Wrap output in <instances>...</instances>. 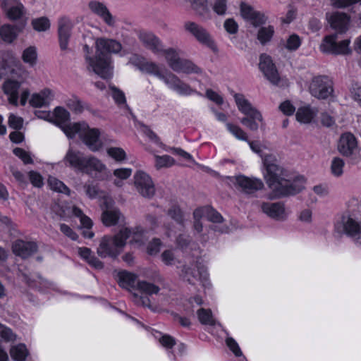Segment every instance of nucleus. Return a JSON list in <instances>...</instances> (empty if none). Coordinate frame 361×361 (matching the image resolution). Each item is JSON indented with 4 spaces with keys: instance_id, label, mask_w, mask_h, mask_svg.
Segmentation results:
<instances>
[{
    "instance_id": "nucleus-1",
    "label": "nucleus",
    "mask_w": 361,
    "mask_h": 361,
    "mask_svg": "<svg viewBox=\"0 0 361 361\" xmlns=\"http://www.w3.org/2000/svg\"><path fill=\"white\" fill-rule=\"evenodd\" d=\"M95 54H92L87 44L83 47L87 68L103 79H109L113 75L111 54H118L122 49V45L116 39L99 37L95 41Z\"/></svg>"
},
{
    "instance_id": "nucleus-2",
    "label": "nucleus",
    "mask_w": 361,
    "mask_h": 361,
    "mask_svg": "<svg viewBox=\"0 0 361 361\" xmlns=\"http://www.w3.org/2000/svg\"><path fill=\"white\" fill-rule=\"evenodd\" d=\"M142 73L152 75L163 81L166 86L180 95L188 96L195 92L190 85L181 80L176 75L167 71L164 66L150 61H145L139 65Z\"/></svg>"
},
{
    "instance_id": "nucleus-3",
    "label": "nucleus",
    "mask_w": 361,
    "mask_h": 361,
    "mask_svg": "<svg viewBox=\"0 0 361 361\" xmlns=\"http://www.w3.org/2000/svg\"><path fill=\"white\" fill-rule=\"evenodd\" d=\"M261 157L265 170L264 179L274 191L285 177H288V172L280 165L279 160L274 154L264 153L261 154Z\"/></svg>"
},
{
    "instance_id": "nucleus-4",
    "label": "nucleus",
    "mask_w": 361,
    "mask_h": 361,
    "mask_svg": "<svg viewBox=\"0 0 361 361\" xmlns=\"http://www.w3.org/2000/svg\"><path fill=\"white\" fill-rule=\"evenodd\" d=\"M66 130V136L73 138L78 134L83 143L92 152H97L102 147V142L99 136L100 132L97 128H90L85 122H77Z\"/></svg>"
},
{
    "instance_id": "nucleus-5",
    "label": "nucleus",
    "mask_w": 361,
    "mask_h": 361,
    "mask_svg": "<svg viewBox=\"0 0 361 361\" xmlns=\"http://www.w3.org/2000/svg\"><path fill=\"white\" fill-rule=\"evenodd\" d=\"M128 231L120 230L114 236H104L99 242L97 252L101 257H116L126 244Z\"/></svg>"
},
{
    "instance_id": "nucleus-6",
    "label": "nucleus",
    "mask_w": 361,
    "mask_h": 361,
    "mask_svg": "<svg viewBox=\"0 0 361 361\" xmlns=\"http://www.w3.org/2000/svg\"><path fill=\"white\" fill-rule=\"evenodd\" d=\"M161 54L164 55L169 66L176 73L190 74L198 73L200 69L191 61L183 59L179 56L178 52L174 49H164Z\"/></svg>"
},
{
    "instance_id": "nucleus-7",
    "label": "nucleus",
    "mask_w": 361,
    "mask_h": 361,
    "mask_svg": "<svg viewBox=\"0 0 361 361\" xmlns=\"http://www.w3.org/2000/svg\"><path fill=\"white\" fill-rule=\"evenodd\" d=\"M350 44V39L338 42L336 35H329L322 40L319 49L325 54L347 56L350 55L353 52Z\"/></svg>"
},
{
    "instance_id": "nucleus-8",
    "label": "nucleus",
    "mask_w": 361,
    "mask_h": 361,
    "mask_svg": "<svg viewBox=\"0 0 361 361\" xmlns=\"http://www.w3.org/2000/svg\"><path fill=\"white\" fill-rule=\"evenodd\" d=\"M309 91L314 97L326 99L333 94V82L326 75L314 77L310 83Z\"/></svg>"
},
{
    "instance_id": "nucleus-9",
    "label": "nucleus",
    "mask_w": 361,
    "mask_h": 361,
    "mask_svg": "<svg viewBox=\"0 0 361 361\" xmlns=\"http://www.w3.org/2000/svg\"><path fill=\"white\" fill-rule=\"evenodd\" d=\"M136 191L143 197L152 199L156 192L154 183L149 174L143 171H137L133 176Z\"/></svg>"
},
{
    "instance_id": "nucleus-10",
    "label": "nucleus",
    "mask_w": 361,
    "mask_h": 361,
    "mask_svg": "<svg viewBox=\"0 0 361 361\" xmlns=\"http://www.w3.org/2000/svg\"><path fill=\"white\" fill-rule=\"evenodd\" d=\"M305 184L304 178L298 177L291 179L288 173V177H285L273 192L278 197L292 195L302 191L305 188Z\"/></svg>"
},
{
    "instance_id": "nucleus-11",
    "label": "nucleus",
    "mask_w": 361,
    "mask_h": 361,
    "mask_svg": "<svg viewBox=\"0 0 361 361\" xmlns=\"http://www.w3.org/2000/svg\"><path fill=\"white\" fill-rule=\"evenodd\" d=\"M183 27L185 31L194 36L200 43L207 46L214 51H217V47L214 40L204 27L192 21L185 22Z\"/></svg>"
},
{
    "instance_id": "nucleus-12",
    "label": "nucleus",
    "mask_w": 361,
    "mask_h": 361,
    "mask_svg": "<svg viewBox=\"0 0 361 361\" xmlns=\"http://www.w3.org/2000/svg\"><path fill=\"white\" fill-rule=\"evenodd\" d=\"M183 27L185 31L194 36L200 43L207 46L214 51H217V47L214 40L204 27L192 21L185 22Z\"/></svg>"
},
{
    "instance_id": "nucleus-13",
    "label": "nucleus",
    "mask_w": 361,
    "mask_h": 361,
    "mask_svg": "<svg viewBox=\"0 0 361 361\" xmlns=\"http://www.w3.org/2000/svg\"><path fill=\"white\" fill-rule=\"evenodd\" d=\"M182 277L190 284H195L198 281L204 287L209 284L207 269L199 264L185 266L182 271Z\"/></svg>"
},
{
    "instance_id": "nucleus-14",
    "label": "nucleus",
    "mask_w": 361,
    "mask_h": 361,
    "mask_svg": "<svg viewBox=\"0 0 361 361\" xmlns=\"http://www.w3.org/2000/svg\"><path fill=\"white\" fill-rule=\"evenodd\" d=\"M1 8L11 20L25 22L27 20V11L19 0H1Z\"/></svg>"
},
{
    "instance_id": "nucleus-15",
    "label": "nucleus",
    "mask_w": 361,
    "mask_h": 361,
    "mask_svg": "<svg viewBox=\"0 0 361 361\" xmlns=\"http://www.w3.org/2000/svg\"><path fill=\"white\" fill-rule=\"evenodd\" d=\"M90 11L99 17L104 23L114 28L117 26V19L111 14L107 6L103 3L96 0L90 1L87 4Z\"/></svg>"
},
{
    "instance_id": "nucleus-16",
    "label": "nucleus",
    "mask_w": 361,
    "mask_h": 361,
    "mask_svg": "<svg viewBox=\"0 0 361 361\" xmlns=\"http://www.w3.org/2000/svg\"><path fill=\"white\" fill-rule=\"evenodd\" d=\"M338 150L346 157L356 156L359 152V148L355 137L350 133L343 134L339 139Z\"/></svg>"
},
{
    "instance_id": "nucleus-17",
    "label": "nucleus",
    "mask_w": 361,
    "mask_h": 361,
    "mask_svg": "<svg viewBox=\"0 0 361 361\" xmlns=\"http://www.w3.org/2000/svg\"><path fill=\"white\" fill-rule=\"evenodd\" d=\"M259 68L271 83L273 85L278 84L280 80V77L270 56L267 54L260 55Z\"/></svg>"
},
{
    "instance_id": "nucleus-18",
    "label": "nucleus",
    "mask_w": 361,
    "mask_h": 361,
    "mask_svg": "<svg viewBox=\"0 0 361 361\" xmlns=\"http://www.w3.org/2000/svg\"><path fill=\"white\" fill-rule=\"evenodd\" d=\"M55 94L53 90L44 87L37 92L31 94L29 104L34 108L46 107L54 100Z\"/></svg>"
},
{
    "instance_id": "nucleus-19",
    "label": "nucleus",
    "mask_w": 361,
    "mask_h": 361,
    "mask_svg": "<svg viewBox=\"0 0 361 361\" xmlns=\"http://www.w3.org/2000/svg\"><path fill=\"white\" fill-rule=\"evenodd\" d=\"M11 248L15 255L23 259H27L37 251V245L35 243L20 239L13 243Z\"/></svg>"
},
{
    "instance_id": "nucleus-20",
    "label": "nucleus",
    "mask_w": 361,
    "mask_h": 361,
    "mask_svg": "<svg viewBox=\"0 0 361 361\" xmlns=\"http://www.w3.org/2000/svg\"><path fill=\"white\" fill-rule=\"evenodd\" d=\"M261 209L268 216L277 221H284L288 216L284 205L280 202H263Z\"/></svg>"
},
{
    "instance_id": "nucleus-21",
    "label": "nucleus",
    "mask_w": 361,
    "mask_h": 361,
    "mask_svg": "<svg viewBox=\"0 0 361 361\" xmlns=\"http://www.w3.org/2000/svg\"><path fill=\"white\" fill-rule=\"evenodd\" d=\"M72 27L73 23L68 18L62 17L59 19L58 34L60 48L62 50H66L68 49Z\"/></svg>"
},
{
    "instance_id": "nucleus-22",
    "label": "nucleus",
    "mask_w": 361,
    "mask_h": 361,
    "mask_svg": "<svg viewBox=\"0 0 361 361\" xmlns=\"http://www.w3.org/2000/svg\"><path fill=\"white\" fill-rule=\"evenodd\" d=\"M360 228L361 227L356 221L348 215L343 216L336 225V230L338 233H345L352 238L356 235Z\"/></svg>"
},
{
    "instance_id": "nucleus-23",
    "label": "nucleus",
    "mask_w": 361,
    "mask_h": 361,
    "mask_svg": "<svg viewBox=\"0 0 361 361\" xmlns=\"http://www.w3.org/2000/svg\"><path fill=\"white\" fill-rule=\"evenodd\" d=\"M237 188L245 193H252L261 190L264 184L260 179L239 176L235 178Z\"/></svg>"
},
{
    "instance_id": "nucleus-24",
    "label": "nucleus",
    "mask_w": 361,
    "mask_h": 361,
    "mask_svg": "<svg viewBox=\"0 0 361 361\" xmlns=\"http://www.w3.org/2000/svg\"><path fill=\"white\" fill-rule=\"evenodd\" d=\"M234 99L238 110L246 115H251L253 118H257L259 122L263 124V118L259 111L254 108L251 104L241 94H235Z\"/></svg>"
},
{
    "instance_id": "nucleus-25",
    "label": "nucleus",
    "mask_w": 361,
    "mask_h": 361,
    "mask_svg": "<svg viewBox=\"0 0 361 361\" xmlns=\"http://www.w3.org/2000/svg\"><path fill=\"white\" fill-rule=\"evenodd\" d=\"M21 82L13 79H8L2 85L4 93L8 97L9 104L18 106L19 98V89Z\"/></svg>"
},
{
    "instance_id": "nucleus-26",
    "label": "nucleus",
    "mask_w": 361,
    "mask_h": 361,
    "mask_svg": "<svg viewBox=\"0 0 361 361\" xmlns=\"http://www.w3.org/2000/svg\"><path fill=\"white\" fill-rule=\"evenodd\" d=\"M85 157L79 150L69 147L64 157L63 161L66 165L81 171Z\"/></svg>"
},
{
    "instance_id": "nucleus-27",
    "label": "nucleus",
    "mask_w": 361,
    "mask_h": 361,
    "mask_svg": "<svg viewBox=\"0 0 361 361\" xmlns=\"http://www.w3.org/2000/svg\"><path fill=\"white\" fill-rule=\"evenodd\" d=\"M326 18L331 26L340 32H343L348 29L349 18L344 13L334 12L327 13Z\"/></svg>"
},
{
    "instance_id": "nucleus-28",
    "label": "nucleus",
    "mask_w": 361,
    "mask_h": 361,
    "mask_svg": "<svg viewBox=\"0 0 361 361\" xmlns=\"http://www.w3.org/2000/svg\"><path fill=\"white\" fill-rule=\"evenodd\" d=\"M107 170L106 165L98 158L90 156L85 157L82 167V172L91 174L92 172L104 173Z\"/></svg>"
},
{
    "instance_id": "nucleus-29",
    "label": "nucleus",
    "mask_w": 361,
    "mask_h": 361,
    "mask_svg": "<svg viewBox=\"0 0 361 361\" xmlns=\"http://www.w3.org/2000/svg\"><path fill=\"white\" fill-rule=\"evenodd\" d=\"M53 114L55 119L52 123L58 126L66 135V130L72 128L71 127L75 124V123H66L70 120V113L63 107L57 106L54 109Z\"/></svg>"
},
{
    "instance_id": "nucleus-30",
    "label": "nucleus",
    "mask_w": 361,
    "mask_h": 361,
    "mask_svg": "<svg viewBox=\"0 0 361 361\" xmlns=\"http://www.w3.org/2000/svg\"><path fill=\"white\" fill-rule=\"evenodd\" d=\"M139 38L142 44L156 54H160L163 51V46L159 39L152 33L142 32Z\"/></svg>"
},
{
    "instance_id": "nucleus-31",
    "label": "nucleus",
    "mask_w": 361,
    "mask_h": 361,
    "mask_svg": "<svg viewBox=\"0 0 361 361\" xmlns=\"http://www.w3.org/2000/svg\"><path fill=\"white\" fill-rule=\"evenodd\" d=\"M240 13L243 18L250 20L255 25L263 24L267 20L264 14L255 11L252 6L245 3L240 4Z\"/></svg>"
},
{
    "instance_id": "nucleus-32",
    "label": "nucleus",
    "mask_w": 361,
    "mask_h": 361,
    "mask_svg": "<svg viewBox=\"0 0 361 361\" xmlns=\"http://www.w3.org/2000/svg\"><path fill=\"white\" fill-rule=\"evenodd\" d=\"M317 110L310 105L303 106L298 109L295 118L296 120L304 124L310 123L317 115Z\"/></svg>"
},
{
    "instance_id": "nucleus-33",
    "label": "nucleus",
    "mask_w": 361,
    "mask_h": 361,
    "mask_svg": "<svg viewBox=\"0 0 361 361\" xmlns=\"http://www.w3.org/2000/svg\"><path fill=\"white\" fill-rule=\"evenodd\" d=\"M121 230L128 231V238L131 237V243H137L139 245H142L145 243L147 240V230L140 226H137L134 228H129L127 227L122 228Z\"/></svg>"
},
{
    "instance_id": "nucleus-34",
    "label": "nucleus",
    "mask_w": 361,
    "mask_h": 361,
    "mask_svg": "<svg viewBox=\"0 0 361 361\" xmlns=\"http://www.w3.org/2000/svg\"><path fill=\"white\" fill-rule=\"evenodd\" d=\"M19 30L18 28L9 24H5L0 27V38L6 43H13L18 37Z\"/></svg>"
},
{
    "instance_id": "nucleus-35",
    "label": "nucleus",
    "mask_w": 361,
    "mask_h": 361,
    "mask_svg": "<svg viewBox=\"0 0 361 361\" xmlns=\"http://www.w3.org/2000/svg\"><path fill=\"white\" fill-rule=\"evenodd\" d=\"M123 217L120 211L116 209H104L102 212L101 219L106 226H111L116 225Z\"/></svg>"
},
{
    "instance_id": "nucleus-36",
    "label": "nucleus",
    "mask_w": 361,
    "mask_h": 361,
    "mask_svg": "<svg viewBox=\"0 0 361 361\" xmlns=\"http://www.w3.org/2000/svg\"><path fill=\"white\" fill-rule=\"evenodd\" d=\"M136 279V275L126 271H120L116 275V279L119 285L127 289L135 285Z\"/></svg>"
},
{
    "instance_id": "nucleus-37",
    "label": "nucleus",
    "mask_w": 361,
    "mask_h": 361,
    "mask_svg": "<svg viewBox=\"0 0 361 361\" xmlns=\"http://www.w3.org/2000/svg\"><path fill=\"white\" fill-rule=\"evenodd\" d=\"M23 61L28 64L30 67H33L37 64V51L34 46H30L25 49L21 55Z\"/></svg>"
},
{
    "instance_id": "nucleus-38",
    "label": "nucleus",
    "mask_w": 361,
    "mask_h": 361,
    "mask_svg": "<svg viewBox=\"0 0 361 361\" xmlns=\"http://www.w3.org/2000/svg\"><path fill=\"white\" fill-rule=\"evenodd\" d=\"M10 354L11 357L16 361H25L28 355V351L26 346L20 343L12 346Z\"/></svg>"
},
{
    "instance_id": "nucleus-39",
    "label": "nucleus",
    "mask_w": 361,
    "mask_h": 361,
    "mask_svg": "<svg viewBox=\"0 0 361 361\" xmlns=\"http://www.w3.org/2000/svg\"><path fill=\"white\" fill-rule=\"evenodd\" d=\"M345 161L343 159L336 157L331 161V173L336 178L341 177L344 173Z\"/></svg>"
},
{
    "instance_id": "nucleus-40",
    "label": "nucleus",
    "mask_w": 361,
    "mask_h": 361,
    "mask_svg": "<svg viewBox=\"0 0 361 361\" xmlns=\"http://www.w3.org/2000/svg\"><path fill=\"white\" fill-rule=\"evenodd\" d=\"M166 214L178 224H183L185 221L184 213L176 204H172L167 210Z\"/></svg>"
},
{
    "instance_id": "nucleus-41",
    "label": "nucleus",
    "mask_w": 361,
    "mask_h": 361,
    "mask_svg": "<svg viewBox=\"0 0 361 361\" xmlns=\"http://www.w3.org/2000/svg\"><path fill=\"white\" fill-rule=\"evenodd\" d=\"M48 184L51 189L54 191L70 195L69 188L63 182L55 177L50 176L48 179Z\"/></svg>"
},
{
    "instance_id": "nucleus-42",
    "label": "nucleus",
    "mask_w": 361,
    "mask_h": 361,
    "mask_svg": "<svg viewBox=\"0 0 361 361\" xmlns=\"http://www.w3.org/2000/svg\"><path fill=\"white\" fill-rule=\"evenodd\" d=\"M274 32V27L271 25L259 28L257 33V39L261 44H264L271 40Z\"/></svg>"
},
{
    "instance_id": "nucleus-43",
    "label": "nucleus",
    "mask_w": 361,
    "mask_h": 361,
    "mask_svg": "<svg viewBox=\"0 0 361 361\" xmlns=\"http://www.w3.org/2000/svg\"><path fill=\"white\" fill-rule=\"evenodd\" d=\"M137 290L147 295H152L157 294L159 291V288L152 283L142 281L137 283Z\"/></svg>"
},
{
    "instance_id": "nucleus-44",
    "label": "nucleus",
    "mask_w": 361,
    "mask_h": 361,
    "mask_svg": "<svg viewBox=\"0 0 361 361\" xmlns=\"http://www.w3.org/2000/svg\"><path fill=\"white\" fill-rule=\"evenodd\" d=\"M155 167L157 169L161 168H168L175 164V160L173 157L169 155L159 156L155 155Z\"/></svg>"
},
{
    "instance_id": "nucleus-45",
    "label": "nucleus",
    "mask_w": 361,
    "mask_h": 361,
    "mask_svg": "<svg viewBox=\"0 0 361 361\" xmlns=\"http://www.w3.org/2000/svg\"><path fill=\"white\" fill-rule=\"evenodd\" d=\"M226 126L227 130L238 140L247 141V133L238 126L234 125L231 123H226Z\"/></svg>"
},
{
    "instance_id": "nucleus-46",
    "label": "nucleus",
    "mask_w": 361,
    "mask_h": 361,
    "mask_svg": "<svg viewBox=\"0 0 361 361\" xmlns=\"http://www.w3.org/2000/svg\"><path fill=\"white\" fill-rule=\"evenodd\" d=\"M72 213L74 216L79 217L82 226L86 229H90L93 225L92 221L82 211L75 206L72 207Z\"/></svg>"
},
{
    "instance_id": "nucleus-47",
    "label": "nucleus",
    "mask_w": 361,
    "mask_h": 361,
    "mask_svg": "<svg viewBox=\"0 0 361 361\" xmlns=\"http://www.w3.org/2000/svg\"><path fill=\"white\" fill-rule=\"evenodd\" d=\"M199 321L202 324H214V320L212 317V311L209 309L200 308L197 312Z\"/></svg>"
},
{
    "instance_id": "nucleus-48",
    "label": "nucleus",
    "mask_w": 361,
    "mask_h": 361,
    "mask_svg": "<svg viewBox=\"0 0 361 361\" xmlns=\"http://www.w3.org/2000/svg\"><path fill=\"white\" fill-rule=\"evenodd\" d=\"M192 8L196 11V13L203 20H209L212 18L211 11L207 6V1L197 4Z\"/></svg>"
},
{
    "instance_id": "nucleus-49",
    "label": "nucleus",
    "mask_w": 361,
    "mask_h": 361,
    "mask_svg": "<svg viewBox=\"0 0 361 361\" xmlns=\"http://www.w3.org/2000/svg\"><path fill=\"white\" fill-rule=\"evenodd\" d=\"M301 44V39L296 34L290 35L286 42L284 43V47L288 51H295L297 50Z\"/></svg>"
},
{
    "instance_id": "nucleus-50",
    "label": "nucleus",
    "mask_w": 361,
    "mask_h": 361,
    "mask_svg": "<svg viewBox=\"0 0 361 361\" xmlns=\"http://www.w3.org/2000/svg\"><path fill=\"white\" fill-rule=\"evenodd\" d=\"M33 28L38 32H44L47 30L50 27V23L48 18L41 17L32 20Z\"/></svg>"
},
{
    "instance_id": "nucleus-51",
    "label": "nucleus",
    "mask_w": 361,
    "mask_h": 361,
    "mask_svg": "<svg viewBox=\"0 0 361 361\" xmlns=\"http://www.w3.org/2000/svg\"><path fill=\"white\" fill-rule=\"evenodd\" d=\"M66 104L71 111L75 113H81L83 110L82 102L75 96H72L66 99Z\"/></svg>"
},
{
    "instance_id": "nucleus-52",
    "label": "nucleus",
    "mask_w": 361,
    "mask_h": 361,
    "mask_svg": "<svg viewBox=\"0 0 361 361\" xmlns=\"http://www.w3.org/2000/svg\"><path fill=\"white\" fill-rule=\"evenodd\" d=\"M107 154L117 161H121L126 158L125 151L121 147H110L107 149Z\"/></svg>"
},
{
    "instance_id": "nucleus-53",
    "label": "nucleus",
    "mask_w": 361,
    "mask_h": 361,
    "mask_svg": "<svg viewBox=\"0 0 361 361\" xmlns=\"http://www.w3.org/2000/svg\"><path fill=\"white\" fill-rule=\"evenodd\" d=\"M212 9L219 16H224L227 11L226 0H215L212 4Z\"/></svg>"
},
{
    "instance_id": "nucleus-54",
    "label": "nucleus",
    "mask_w": 361,
    "mask_h": 361,
    "mask_svg": "<svg viewBox=\"0 0 361 361\" xmlns=\"http://www.w3.org/2000/svg\"><path fill=\"white\" fill-rule=\"evenodd\" d=\"M257 121H259L258 119L253 118L251 115H246L240 120L242 124L253 131H257L259 128Z\"/></svg>"
},
{
    "instance_id": "nucleus-55",
    "label": "nucleus",
    "mask_w": 361,
    "mask_h": 361,
    "mask_svg": "<svg viewBox=\"0 0 361 361\" xmlns=\"http://www.w3.org/2000/svg\"><path fill=\"white\" fill-rule=\"evenodd\" d=\"M0 338L5 341H13L16 340V336L11 329L0 324Z\"/></svg>"
},
{
    "instance_id": "nucleus-56",
    "label": "nucleus",
    "mask_w": 361,
    "mask_h": 361,
    "mask_svg": "<svg viewBox=\"0 0 361 361\" xmlns=\"http://www.w3.org/2000/svg\"><path fill=\"white\" fill-rule=\"evenodd\" d=\"M1 59L6 66L11 64H16L18 62L15 54L11 51H5L2 52Z\"/></svg>"
},
{
    "instance_id": "nucleus-57",
    "label": "nucleus",
    "mask_w": 361,
    "mask_h": 361,
    "mask_svg": "<svg viewBox=\"0 0 361 361\" xmlns=\"http://www.w3.org/2000/svg\"><path fill=\"white\" fill-rule=\"evenodd\" d=\"M86 195L91 199L101 197L102 192L99 191L97 186L93 184H86L84 186Z\"/></svg>"
},
{
    "instance_id": "nucleus-58",
    "label": "nucleus",
    "mask_w": 361,
    "mask_h": 361,
    "mask_svg": "<svg viewBox=\"0 0 361 361\" xmlns=\"http://www.w3.org/2000/svg\"><path fill=\"white\" fill-rule=\"evenodd\" d=\"M13 154L19 157L25 164L32 163V159L30 154L22 148H15L13 149Z\"/></svg>"
},
{
    "instance_id": "nucleus-59",
    "label": "nucleus",
    "mask_w": 361,
    "mask_h": 361,
    "mask_svg": "<svg viewBox=\"0 0 361 361\" xmlns=\"http://www.w3.org/2000/svg\"><path fill=\"white\" fill-rule=\"evenodd\" d=\"M361 3V0H331V5L338 8H344Z\"/></svg>"
},
{
    "instance_id": "nucleus-60",
    "label": "nucleus",
    "mask_w": 361,
    "mask_h": 361,
    "mask_svg": "<svg viewBox=\"0 0 361 361\" xmlns=\"http://www.w3.org/2000/svg\"><path fill=\"white\" fill-rule=\"evenodd\" d=\"M280 111L286 116H291L295 111V108L293 104L288 100L283 102L279 105Z\"/></svg>"
},
{
    "instance_id": "nucleus-61",
    "label": "nucleus",
    "mask_w": 361,
    "mask_h": 361,
    "mask_svg": "<svg viewBox=\"0 0 361 361\" xmlns=\"http://www.w3.org/2000/svg\"><path fill=\"white\" fill-rule=\"evenodd\" d=\"M8 126L13 129H20L23 124V119L15 114H10L8 117Z\"/></svg>"
},
{
    "instance_id": "nucleus-62",
    "label": "nucleus",
    "mask_w": 361,
    "mask_h": 361,
    "mask_svg": "<svg viewBox=\"0 0 361 361\" xmlns=\"http://www.w3.org/2000/svg\"><path fill=\"white\" fill-rule=\"evenodd\" d=\"M206 97L217 105H221L224 103L223 97L215 91L208 89L205 92Z\"/></svg>"
},
{
    "instance_id": "nucleus-63",
    "label": "nucleus",
    "mask_w": 361,
    "mask_h": 361,
    "mask_svg": "<svg viewBox=\"0 0 361 361\" xmlns=\"http://www.w3.org/2000/svg\"><path fill=\"white\" fill-rule=\"evenodd\" d=\"M99 197L102 198L100 206L103 211L104 209H114V207H113L114 202L111 197L106 195L104 192H102L101 194V197Z\"/></svg>"
},
{
    "instance_id": "nucleus-64",
    "label": "nucleus",
    "mask_w": 361,
    "mask_h": 361,
    "mask_svg": "<svg viewBox=\"0 0 361 361\" xmlns=\"http://www.w3.org/2000/svg\"><path fill=\"white\" fill-rule=\"evenodd\" d=\"M350 95L352 98L357 101L361 106V85L357 82L352 85L350 88Z\"/></svg>"
}]
</instances>
